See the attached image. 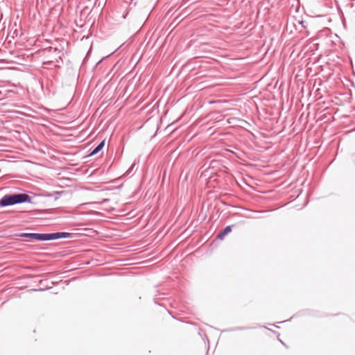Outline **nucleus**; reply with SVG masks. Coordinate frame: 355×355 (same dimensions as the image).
<instances>
[{"instance_id": "f257e3e1", "label": "nucleus", "mask_w": 355, "mask_h": 355, "mask_svg": "<svg viewBox=\"0 0 355 355\" xmlns=\"http://www.w3.org/2000/svg\"><path fill=\"white\" fill-rule=\"evenodd\" d=\"M69 235V234L66 232H56L51 234L21 233L19 236L37 241H50L61 238H67Z\"/></svg>"}, {"instance_id": "f03ea898", "label": "nucleus", "mask_w": 355, "mask_h": 355, "mask_svg": "<svg viewBox=\"0 0 355 355\" xmlns=\"http://www.w3.org/2000/svg\"><path fill=\"white\" fill-rule=\"evenodd\" d=\"M0 200H31V197L26 193H6L3 196H2Z\"/></svg>"}, {"instance_id": "7ed1b4c3", "label": "nucleus", "mask_w": 355, "mask_h": 355, "mask_svg": "<svg viewBox=\"0 0 355 355\" xmlns=\"http://www.w3.org/2000/svg\"><path fill=\"white\" fill-rule=\"evenodd\" d=\"M231 231H232L231 227L230 226H227L221 232H220L218 234L217 237L222 240Z\"/></svg>"}, {"instance_id": "20e7f679", "label": "nucleus", "mask_w": 355, "mask_h": 355, "mask_svg": "<svg viewBox=\"0 0 355 355\" xmlns=\"http://www.w3.org/2000/svg\"><path fill=\"white\" fill-rule=\"evenodd\" d=\"M26 201H0V207L12 205L17 203L25 202ZM31 202V201H28Z\"/></svg>"}, {"instance_id": "39448f33", "label": "nucleus", "mask_w": 355, "mask_h": 355, "mask_svg": "<svg viewBox=\"0 0 355 355\" xmlns=\"http://www.w3.org/2000/svg\"><path fill=\"white\" fill-rule=\"evenodd\" d=\"M105 141H102L90 153V155H94L98 153L104 146Z\"/></svg>"}, {"instance_id": "423d86ee", "label": "nucleus", "mask_w": 355, "mask_h": 355, "mask_svg": "<svg viewBox=\"0 0 355 355\" xmlns=\"http://www.w3.org/2000/svg\"><path fill=\"white\" fill-rule=\"evenodd\" d=\"M4 189H0V193H3Z\"/></svg>"}, {"instance_id": "0eeeda50", "label": "nucleus", "mask_w": 355, "mask_h": 355, "mask_svg": "<svg viewBox=\"0 0 355 355\" xmlns=\"http://www.w3.org/2000/svg\"><path fill=\"white\" fill-rule=\"evenodd\" d=\"M306 205V202H304V203H303V205H302V206L304 207V206H305Z\"/></svg>"}]
</instances>
